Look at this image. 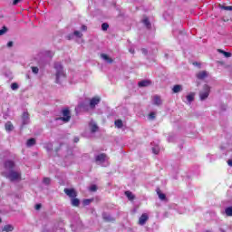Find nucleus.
<instances>
[{
	"instance_id": "f257e3e1",
	"label": "nucleus",
	"mask_w": 232,
	"mask_h": 232,
	"mask_svg": "<svg viewBox=\"0 0 232 232\" xmlns=\"http://www.w3.org/2000/svg\"><path fill=\"white\" fill-rule=\"evenodd\" d=\"M5 171L2 172L3 177L8 179L10 182H19L22 180L21 169L15 167L14 160H7L4 162Z\"/></svg>"
},
{
	"instance_id": "f03ea898",
	"label": "nucleus",
	"mask_w": 232,
	"mask_h": 232,
	"mask_svg": "<svg viewBox=\"0 0 232 232\" xmlns=\"http://www.w3.org/2000/svg\"><path fill=\"white\" fill-rule=\"evenodd\" d=\"M54 70L56 77L55 82L59 84L61 81L66 79V72H64V67H63V64H61V63H54Z\"/></svg>"
},
{
	"instance_id": "7ed1b4c3",
	"label": "nucleus",
	"mask_w": 232,
	"mask_h": 232,
	"mask_svg": "<svg viewBox=\"0 0 232 232\" xmlns=\"http://www.w3.org/2000/svg\"><path fill=\"white\" fill-rule=\"evenodd\" d=\"M211 92V87L209 85L205 84L203 89L199 92V99L200 101H206L209 97V92Z\"/></svg>"
},
{
	"instance_id": "20e7f679",
	"label": "nucleus",
	"mask_w": 232,
	"mask_h": 232,
	"mask_svg": "<svg viewBox=\"0 0 232 232\" xmlns=\"http://www.w3.org/2000/svg\"><path fill=\"white\" fill-rule=\"evenodd\" d=\"M107 160H108V156L104 153L95 156V162L99 166H102V167L108 166V164H106Z\"/></svg>"
},
{
	"instance_id": "39448f33",
	"label": "nucleus",
	"mask_w": 232,
	"mask_h": 232,
	"mask_svg": "<svg viewBox=\"0 0 232 232\" xmlns=\"http://www.w3.org/2000/svg\"><path fill=\"white\" fill-rule=\"evenodd\" d=\"M63 117L56 118V121H63V122H70V119H72V112L70 110L63 109L62 111Z\"/></svg>"
},
{
	"instance_id": "423d86ee",
	"label": "nucleus",
	"mask_w": 232,
	"mask_h": 232,
	"mask_svg": "<svg viewBox=\"0 0 232 232\" xmlns=\"http://www.w3.org/2000/svg\"><path fill=\"white\" fill-rule=\"evenodd\" d=\"M99 102H101V98L93 97L90 101L89 108H91V110H95V107L97 106V104H99Z\"/></svg>"
},
{
	"instance_id": "0eeeda50",
	"label": "nucleus",
	"mask_w": 232,
	"mask_h": 232,
	"mask_svg": "<svg viewBox=\"0 0 232 232\" xmlns=\"http://www.w3.org/2000/svg\"><path fill=\"white\" fill-rule=\"evenodd\" d=\"M63 191L67 197H70V198H75V197H77V192H75V189L73 188H64Z\"/></svg>"
},
{
	"instance_id": "6e6552de",
	"label": "nucleus",
	"mask_w": 232,
	"mask_h": 232,
	"mask_svg": "<svg viewBox=\"0 0 232 232\" xmlns=\"http://www.w3.org/2000/svg\"><path fill=\"white\" fill-rule=\"evenodd\" d=\"M22 124L23 126H26V124H30V114L28 112H24L22 115Z\"/></svg>"
},
{
	"instance_id": "1a4fd4ad",
	"label": "nucleus",
	"mask_w": 232,
	"mask_h": 232,
	"mask_svg": "<svg viewBox=\"0 0 232 232\" xmlns=\"http://www.w3.org/2000/svg\"><path fill=\"white\" fill-rule=\"evenodd\" d=\"M149 218H150V217L148 216V214H146V213L142 214L139 218L140 226H144V224H146V222H148Z\"/></svg>"
},
{
	"instance_id": "9d476101",
	"label": "nucleus",
	"mask_w": 232,
	"mask_h": 232,
	"mask_svg": "<svg viewBox=\"0 0 232 232\" xmlns=\"http://www.w3.org/2000/svg\"><path fill=\"white\" fill-rule=\"evenodd\" d=\"M208 75H209L208 71H201V72L197 73L196 77L198 79H199V81H204V79H206V77H208Z\"/></svg>"
},
{
	"instance_id": "9b49d317",
	"label": "nucleus",
	"mask_w": 232,
	"mask_h": 232,
	"mask_svg": "<svg viewBox=\"0 0 232 232\" xmlns=\"http://www.w3.org/2000/svg\"><path fill=\"white\" fill-rule=\"evenodd\" d=\"M151 84V82L150 80H143L141 82H139L138 85L140 88H146Z\"/></svg>"
},
{
	"instance_id": "f8f14e48",
	"label": "nucleus",
	"mask_w": 232,
	"mask_h": 232,
	"mask_svg": "<svg viewBox=\"0 0 232 232\" xmlns=\"http://www.w3.org/2000/svg\"><path fill=\"white\" fill-rule=\"evenodd\" d=\"M101 57L102 59H103V61H105V63H108L109 64H111V63H113V59L108 56V54L106 53H102Z\"/></svg>"
},
{
	"instance_id": "ddd939ff",
	"label": "nucleus",
	"mask_w": 232,
	"mask_h": 232,
	"mask_svg": "<svg viewBox=\"0 0 232 232\" xmlns=\"http://www.w3.org/2000/svg\"><path fill=\"white\" fill-rule=\"evenodd\" d=\"M73 35H75V37L81 38L82 37V33H81V31H74L73 34H69L67 38L69 40H72L73 39Z\"/></svg>"
},
{
	"instance_id": "4468645a",
	"label": "nucleus",
	"mask_w": 232,
	"mask_h": 232,
	"mask_svg": "<svg viewBox=\"0 0 232 232\" xmlns=\"http://www.w3.org/2000/svg\"><path fill=\"white\" fill-rule=\"evenodd\" d=\"M153 104H155L156 106H160V104H162V100L159 95H155L153 97Z\"/></svg>"
},
{
	"instance_id": "2eb2a0df",
	"label": "nucleus",
	"mask_w": 232,
	"mask_h": 232,
	"mask_svg": "<svg viewBox=\"0 0 232 232\" xmlns=\"http://www.w3.org/2000/svg\"><path fill=\"white\" fill-rule=\"evenodd\" d=\"M90 128H91V131L92 133H95V131H97L99 130V127L97 126V124L95 123V121H91L89 124Z\"/></svg>"
},
{
	"instance_id": "dca6fc26",
	"label": "nucleus",
	"mask_w": 232,
	"mask_h": 232,
	"mask_svg": "<svg viewBox=\"0 0 232 232\" xmlns=\"http://www.w3.org/2000/svg\"><path fill=\"white\" fill-rule=\"evenodd\" d=\"M193 101H195V93L191 92L188 95H187L188 104H191V102H193Z\"/></svg>"
},
{
	"instance_id": "f3484780",
	"label": "nucleus",
	"mask_w": 232,
	"mask_h": 232,
	"mask_svg": "<svg viewBox=\"0 0 232 232\" xmlns=\"http://www.w3.org/2000/svg\"><path fill=\"white\" fill-rule=\"evenodd\" d=\"M142 23L146 26V28H151V23L150 22V19H148V17L143 18Z\"/></svg>"
},
{
	"instance_id": "a211bd4d",
	"label": "nucleus",
	"mask_w": 232,
	"mask_h": 232,
	"mask_svg": "<svg viewBox=\"0 0 232 232\" xmlns=\"http://www.w3.org/2000/svg\"><path fill=\"white\" fill-rule=\"evenodd\" d=\"M26 146L27 148H32V146H35V139L34 138L29 139L26 142Z\"/></svg>"
},
{
	"instance_id": "6ab92c4d",
	"label": "nucleus",
	"mask_w": 232,
	"mask_h": 232,
	"mask_svg": "<svg viewBox=\"0 0 232 232\" xmlns=\"http://www.w3.org/2000/svg\"><path fill=\"white\" fill-rule=\"evenodd\" d=\"M172 91L173 93H180V92L182 91V85H174Z\"/></svg>"
},
{
	"instance_id": "aec40b11",
	"label": "nucleus",
	"mask_w": 232,
	"mask_h": 232,
	"mask_svg": "<svg viewBox=\"0 0 232 232\" xmlns=\"http://www.w3.org/2000/svg\"><path fill=\"white\" fill-rule=\"evenodd\" d=\"M157 195L160 200H166V194L162 193L160 188L157 189Z\"/></svg>"
},
{
	"instance_id": "412c9836",
	"label": "nucleus",
	"mask_w": 232,
	"mask_h": 232,
	"mask_svg": "<svg viewBox=\"0 0 232 232\" xmlns=\"http://www.w3.org/2000/svg\"><path fill=\"white\" fill-rule=\"evenodd\" d=\"M2 231L12 232V231H14V226H12V225H5L3 227Z\"/></svg>"
},
{
	"instance_id": "4be33fe9",
	"label": "nucleus",
	"mask_w": 232,
	"mask_h": 232,
	"mask_svg": "<svg viewBox=\"0 0 232 232\" xmlns=\"http://www.w3.org/2000/svg\"><path fill=\"white\" fill-rule=\"evenodd\" d=\"M81 204V201L79 198H72V206H74L75 208H79V205Z\"/></svg>"
},
{
	"instance_id": "5701e85b",
	"label": "nucleus",
	"mask_w": 232,
	"mask_h": 232,
	"mask_svg": "<svg viewBox=\"0 0 232 232\" xmlns=\"http://www.w3.org/2000/svg\"><path fill=\"white\" fill-rule=\"evenodd\" d=\"M5 126L6 131H12V130H14V125L12 124L11 121H7Z\"/></svg>"
},
{
	"instance_id": "b1692460",
	"label": "nucleus",
	"mask_w": 232,
	"mask_h": 232,
	"mask_svg": "<svg viewBox=\"0 0 232 232\" xmlns=\"http://www.w3.org/2000/svg\"><path fill=\"white\" fill-rule=\"evenodd\" d=\"M114 125L116 128L121 130V128H122V126H124V123H122V120H117L114 122Z\"/></svg>"
},
{
	"instance_id": "393cba45",
	"label": "nucleus",
	"mask_w": 232,
	"mask_h": 232,
	"mask_svg": "<svg viewBox=\"0 0 232 232\" xmlns=\"http://www.w3.org/2000/svg\"><path fill=\"white\" fill-rule=\"evenodd\" d=\"M125 196L129 200H133L135 198V196L133 193H131V191H125Z\"/></svg>"
},
{
	"instance_id": "a878e982",
	"label": "nucleus",
	"mask_w": 232,
	"mask_h": 232,
	"mask_svg": "<svg viewBox=\"0 0 232 232\" xmlns=\"http://www.w3.org/2000/svg\"><path fill=\"white\" fill-rule=\"evenodd\" d=\"M102 218L104 220H106V222H111V220H113V218H111V216L106 214V213H103L102 214Z\"/></svg>"
},
{
	"instance_id": "bb28decb",
	"label": "nucleus",
	"mask_w": 232,
	"mask_h": 232,
	"mask_svg": "<svg viewBox=\"0 0 232 232\" xmlns=\"http://www.w3.org/2000/svg\"><path fill=\"white\" fill-rule=\"evenodd\" d=\"M218 52L219 53H223V55H224L225 57H227V58L231 57V53L226 52V51H224V50H222V49H218Z\"/></svg>"
},
{
	"instance_id": "cd10ccee",
	"label": "nucleus",
	"mask_w": 232,
	"mask_h": 232,
	"mask_svg": "<svg viewBox=\"0 0 232 232\" xmlns=\"http://www.w3.org/2000/svg\"><path fill=\"white\" fill-rule=\"evenodd\" d=\"M78 108H80V110H82L83 111H88V105H86V103L82 102V103H80L78 105Z\"/></svg>"
},
{
	"instance_id": "c85d7f7f",
	"label": "nucleus",
	"mask_w": 232,
	"mask_h": 232,
	"mask_svg": "<svg viewBox=\"0 0 232 232\" xmlns=\"http://www.w3.org/2000/svg\"><path fill=\"white\" fill-rule=\"evenodd\" d=\"M219 8L221 10H227V11H230L232 12V5H219Z\"/></svg>"
},
{
	"instance_id": "c756f323",
	"label": "nucleus",
	"mask_w": 232,
	"mask_h": 232,
	"mask_svg": "<svg viewBox=\"0 0 232 232\" xmlns=\"http://www.w3.org/2000/svg\"><path fill=\"white\" fill-rule=\"evenodd\" d=\"M227 217H232V207H228L225 209Z\"/></svg>"
},
{
	"instance_id": "7c9ffc66",
	"label": "nucleus",
	"mask_w": 232,
	"mask_h": 232,
	"mask_svg": "<svg viewBox=\"0 0 232 232\" xmlns=\"http://www.w3.org/2000/svg\"><path fill=\"white\" fill-rule=\"evenodd\" d=\"M160 151V148L159 146H154L152 148V152L154 153V155H159Z\"/></svg>"
},
{
	"instance_id": "2f4dec72",
	"label": "nucleus",
	"mask_w": 232,
	"mask_h": 232,
	"mask_svg": "<svg viewBox=\"0 0 232 232\" xmlns=\"http://www.w3.org/2000/svg\"><path fill=\"white\" fill-rule=\"evenodd\" d=\"M43 182L45 184V186H50L52 179H50V178H44Z\"/></svg>"
},
{
	"instance_id": "473e14b6",
	"label": "nucleus",
	"mask_w": 232,
	"mask_h": 232,
	"mask_svg": "<svg viewBox=\"0 0 232 232\" xmlns=\"http://www.w3.org/2000/svg\"><path fill=\"white\" fill-rule=\"evenodd\" d=\"M44 55L45 57H49L50 59H52V57H53V53H52V51H45Z\"/></svg>"
},
{
	"instance_id": "72a5a7b5",
	"label": "nucleus",
	"mask_w": 232,
	"mask_h": 232,
	"mask_svg": "<svg viewBox=\"0 0 232 232\" xmlns=\"http://www.w3.org/2000/svg\"><path fill=\"white\" fill-rule=\"evenodd\" d=\"M31 70L33 73H34V75H37V73H39V67L32 66Z\"/></svg>"
},
{
	"instance_id": "f704fd0d",
	"label": "nucleus",
	"mask_w": 232,
	"mask_h": 232,
	"mask_svg": "<svg viewBox=\"0 0 232 232\" xmlns=\"http://www.w3.org/2000/svg\"><path fill=\"white\" fill-rule=\"evenodd\" d=\"M108 28H110V25L108 24V23H103L102 24V30H103V32H106V30H108Z\"/></svg>"
},
{
	"instance_id": "c9c22d12",
	"label": "nucleus",
	"mask_w": 232,
	"mask_h": 232,
	"mask_svg": "<svg viewBox=\"0 0 232 232\" xmlns=\"http://www.w3.org/2000/svg\"><path fill=\"white\" fill-rule=\"evenodd\" d=\"M11 90H19V84H17V82H14L11 84Z\"/></svg>"
},
{
	"instance_id": "e433bc0d",
	"label": "nucleus",
	"mask_w": 232,
	"mask_h": 232,
	"mask_svg": "<svg viewBox=\"0 0 232 232\" xmlns=\"http://www.w3.org/2000/svg\"><path fill=\"white\" fill-rule=\"evenodd\" d=\"M8 32V28L6 26H4L2 29H0V35H5Z\"/></svg>"
},
{
	"instance_id": "4c0bfd02",
	"label": "nucleus",
	"mask_w": 232,
	"mask_h": 232,
	"mask_svg": "<svg viewBox=\"0 0 232 232\" xmlns=\"http://www.w3.org/2000/svg\"><path fill=\"white\" fill-rule=\"evenodd\" d=\"M155 112H150V114H149V119H150V121H153L154 119H155Z\"/></svg>"
},
{
	"instance_id": "58836bf2",
	"label": "nucleus",
	"mask_w": 232,
	"mask_h": 232,
	"mask_svg": "<svg viewBox=\"0 0 232 232\" xmlns=\"http://www.w3.org/2000/svg\"><path fill=\"white\" fill-rule=\"evenodd\" d=\"M90 191H97V185H92L90 187Z\"/></svg>"
},
{
	"instance_id": "ea45409f",
	"label": "nucleus",
	"mask_w": 232,
	"mask_h": 232,
	"mask_svg": "<svg viewBox=\"0 0 232 232\" xmlns=\"http://www.w3.org/2000/svg\"><path fill=\"white\" fill-rule=\"evenodd\" d=\"M21 1H23V0H14V1H13V5H19V3H21Z\"/></svg>"
},
{
	"instance_id": "a19ab883",
	"label": "nucleus",
	"mask_w": 232,
	"mask_h": 232,
	"mask_svg": "<svg viewBox=\"0 0 232 232\" xmlns=\"http://www.w3.org/2000/svg\"><path fill=\"white\" fill-rule=\"evenodd\" d=\"M12 46H14V42H8L7 48H12Z\"/></svg>"
},
{
	"instance_id": "79ce46f5",
	"label": "nucleus",
	"mask_w": 232,
	"mask_h": 232,
	"mask_svg": "<svg viewBox=\"0 0 232 232\" xmlns=\"http://www.w3.org/2000/svg\"><path fill=\"white\" fill-rule=\"evenodd\" d=\"M227 164L230 166V168H232V158L227 160Z\"/></svg>"
},
{
	"instance_id": "37998d69",
	"label": "nucleus",
	"mask_w": 232,
	"mask_h": 232,
	"mask_svg": "<svg viewBox=\"0 0 232 232\" xmlns=\"http://www.w3.org/2000/svg\"><path fill=\"white\" fill-rule=\"evenodd\" d=\"M82 30L83 32H86V31L88 30V27H86V25H82Z\"/></svg>"
},
{
	"instance_id": "c03bdc74",
	"label": "nucleus",
	"mask_w": 232,
	"mask_h": 232,
	"mask_svg": "<svg viewBox=\"0 0 232 232\" xmlns=\"http://www.w3.org/2000/svg\"><path fill=\"white\" fill-rule=\"evenodd\" d=\"M141 52H142V53H144V55L148 54V50H146V49H141Z\"/></svg>"
},
{
	"instance_id": "a18cd8bd",
	"label": "nucleus",
	"mask_w": 232,
	"mask_h": 232,
	"mask_svg": "<svg viewBox=\"0 0 232 232\" xmlns=\"http://www.w3.org/2000/svg\"><path fill=\"white\" fill-rule=\"evenodd\" d=\"M52 149H53L52 144H49L48 147H47L48 151H50V150H52Z\"/></svg>"
},
{
	"instance_id": "49530a36",
	"label": "nucleus",
	"mask_w": 232,
	"mask_h": 232,
	"mask_svg": "<svg viewBox=\"0 0 232 232\" xmlns=\"http://www.w3.org/2000/svg\"><path fill=\"white\" fill-rule=\"evenodd\" d=\"M40 208H41V204L35 205V209L39 210Z\"/></svg>"
},
{
	"instance_id": "de8ad7c7",
	"label": "nucleus",
	"mask_w": 232,
	"mask_h": 232,
	"mask_svg": "<svg viewBox=\"0 0 232 232\" xmlns=\"http://www.w3.org/2000/svg\"><path fill=\"white\" fill-rule=\"evenodd\" d=\"M74 142H79V138H74Z\"/></svg>"
},
{
	"instance_id": "09e8293b",
	"label": "nucleus",
	"mask_w": 232,
	"mask_h": 232,
	"mask_svg": "<svg viewBox=\"0 0 232 232\" xmlns=\"http://www.w3.org/2000/svg\"><path fill=\"white\" fill-rule=\"evenodd\" d=\"M228 153H229V155H230V157L232 159V150H230Z\"/></svg>"
},
{
	"instance_id": "8fccbe9b",
	"label": "nucleus",
	"mask_w": 232,
	"mask_h": 232,
	"mask_svg": "<svg viewBox=\"0 0 232 232\" xmlns=\"http://www.w3.org/2000/svg\"><path fill=\"white\" fill-rule=\"evenodd\" d=\"M130 53H134L135 51L130 49Z\"/></svg>"
},
{
	"instance_id": "3c124183",
	"label": "nucleus",
	"mask_w": 232,
	"mask_h": 232,
	"mask_svg": "<svg viewBox=\"0 0 232 232\" xmlns=\"http://www.w3.org/2000/svg\"><path fill=\"white\" fill-rule=\"evenodd\" d=\"M221 232H226V231H224V229H221Z\"/></svg>"
},
{
	"instance_id": "603ef678",
	"label": "nucleus",
	"mask_w": 232,
	"mask_h": 232,
	"mask_svg": "<svg viewBox=\"0 0 232 232\" xmlns=\"http://www.w3.org/2000/svg\"><path fill=\"white\" fill-rule=\"evenodd\" d=\"M3 220L1 219V218H0V222H2Z\"/></svg>"
}]
</instances>
